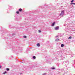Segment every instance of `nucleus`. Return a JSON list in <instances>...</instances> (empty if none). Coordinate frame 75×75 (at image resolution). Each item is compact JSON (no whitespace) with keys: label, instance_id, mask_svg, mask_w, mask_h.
I'll return each instance as SVG.
<instances>
[{"label":"nucleus","instance_id":"obj_6","mask_svg":"<svg viewBox=\"0 0 75 75\" xmlns=\"http://www.w3.org/2000/svg\"><path fill=\"white\" fill-rule=\"evenodd\" d=\"M36 58V57H35V56H33V59H35Z\"/></svg>","mask_w":75,"mask_h":75},{"label":"nucleus","instance_id":"obj_8","mask_svg":"<svg viewBox=\"0 0 75 75\" xmlns=\"http://www.w3.org/2000/svg\"><path fill=\"white\" fill-rule=\"evenodd\" d=\"M70 4L71 5L72 4H74V5H75V3H71Z\"/></svg>","mask_w":75,"mask_h":75},{"label":"nucleus","instance_id":"obj_15","mask_svg":"<svg viewBox=\"0 0 75 75\" xmlns=\"http://www.w3.org/2000/svg\"><path fill=\"white\" fill-rule=\"evenodd\" d=\"M71 3H73L74 2V0H72L71 1Z\"/></svg>","mask_w":75,"mask_h":75},{"label":"nucleus","instance_id":"obj_7","mask_svg":"<svg viewBox=\"0 0 75 75\" xmlns=\"http://www.w3.org/2000/svg\"><path fill=\"white\" fill-rule=\"evenodd\" d=\"M54 24H55V22H54L52 24V26H54Z\"/></svg>","mask_w":75,"mask_h":75},{"label":"nucleus","instance_id":"obj_19","mask_svg":"<svg viewBox=\"0 0 75 75\" xmlns=\"http://www.w3.org/2000/svg\"><path fill=\"white\" fill-rule=\"evenodd\" d=\"M55 37H57V36H56Z\"/></svg>","mask_w":75,"mask_h":75},{"label":"nucleus","instance_id":"obj_5","mask_svg":"<svg viewBox=\"0 0 75 75\" xmlns=\"http://www.w3.org/2000/svg\"><path fill=\"white\" fill-rule=\"evenodd\" d=\"M61 47H64V44H62L61 45Z\"/></svg>","mask_w":75,"mask_h":75},{"label":"nucleus","instance_id":"obj_18","mask_svg":"<svg viewBox=\"0 0 75 75\" xmlns=\"http://www.w3.org/2000/svg\"><path fill=\"white\" fill-rule=\"evenodd\" d=\"M1 68V66H0V68Z\"/></svg>","mask_w":75,"mask_h":75},{"label":"nucleus","instance_id":"obj_17","mask_svg":"<svg viewBox=\"0 0 75 75\" xmlns=\"http://www.w3.org/2000/svg\"><path fill=\"white\" fill-rule=\"evenodd\" d=\"M52 69H55V68H52Z\"/></svg>","mask_w":75,"mask_h":75},{"label":"nucleus","instance_id":"obj_2","mask_svg":"<svg viewBox=\"0 0 75 75\" xmlns=\"http://www.w3.org/2000/svg\"><path fill=\"white\" fill-rule=\"evenodd\" d=\"M55 30H58V29H59V27H55Z\"/></svg>","mask_w":75,"mask_h":75},{"label":"nucleus","instance_id":"obj_14","mask_svg":"<svg viewBox=\"0 0 75 75\" xmlns=\"http://www.w3.org/2000/svg\"><path fill=\"white\" fill-rule=\"evenodd\" d=\"M23 37H24V38H26V37H27L25 36H24Z\"/></svg>","mask_w":75,"mask_h":75},{"label":"nucleus","instance_id":"obj_13","mask_svg":"<svg viewBox=\"0 0 75 75\" xmlns=\"http://www.w3.org/2000/svg\"><path fill=\"white\" fill-rule=\"evenodd\" d=\"M16 13L17 14H19V12L18 11H17L16 12Z\"/></svg>","mask_w":75,"mask_h":75},{"label":"nucleus","instance_id":"obj_1","mask_svg":"<svg viewBox=\"0 0 75 75\" xmlns=\"http://www.w3.org/2000/svg\"><path fill=\"white\" fill-rule=\"evenodd\" d=\"M64 11H62L61 13L59 15L61 17H63V16H64Z\"/></svg>","mask_w":75,"mask_h":75},{"label":"nucleus","instance_id":"obj_16","mask_svg":"<svg viewBox=\"0 0 75 75\" xmlns=\"http://www.w3.org/2000/svg\"><path fill=\"white\" fill-rule=\"evenodd\" d=\"M38 31H39V33H41V31L40 30H38Z\"/></svg>","mask_w":75,"mask_h":75},{"label":"nucleus","instance_id":"obj_9","mask_svg":"<svg viewBox=\"0 0 75 75\" xmlns=\"http://www.w3.org/2000/svg\"><path fill=\"white\" fill-rule=\"evenodd\" d=\"M59 39H57L55 40V41H59Z\"/></svg>","mask_w":75,"mask_h":75},{"label":"nucleus","instance_id":"obj_10","mask_svg":"<svg viewBox=\"0 0 75 75\" xmlns=\"http://www.w3.org/2000/svg\"><path fill=\"white\" fill-rule=\"evenodd\" d=\"M72 38V37L70 36L68 38V39H71Z\"/></svg>","mask_w":75,"mask_h":75},{"label":"nucleus","instance_id":"obj_3","mask_svg":"<svg viewBox=\"0 0 75 75\" xmlns=\"http://www.w3.org/2000/svg\"><path fill=\"white\" fill-rule=\"evenodd\" d=\"M37 45L38 47H40V43H38Z\"/></svg>","mask_w":75,"mask_h":75},{"label":"nucleus","instance_id":"obj_12","mask_svg":"<svg viewBox=\"0 0 75 75\" xmlns=\"http://www.w3.org/2000/svg\"><path fill=\"white\" fill-rule=\"evenodd\" d=\"M7 71H9V69L8 68H7L6 69Z\"/></svg>","mask_w":75,"mask_h":75},{"label":"nucleus","instance_id":"obj_11","mask_svg":"<svg viewBox=\"0 0 75 75\" xmlns=\"http://www.w3.org/2000/svg\"><path fill=\"white\" fill-rule=\"evenodd\" d=\"M6 72H7L6 71H5L3 73V74H6Z\"/></svg>","mask_w":75,"mask_h":75},{"label":"nucleus","instance_id":"obj_4","mask_svg":"<svg viewBox=\"0 0 75 75\" xmlns=\"http://www.w3.org/2000/svg\"><path fill=\"white\" fill-rule=\"evenodd\" d=\"M19 11H22V9L21 8H20L19 9Z\"/></svg>","mask_w":75,"mask_h":75}]
</instances>
